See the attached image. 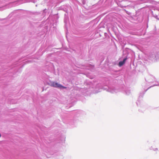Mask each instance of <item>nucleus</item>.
Here are the masks:
<instances>
[{
	"mask_svg": "<svg viewBox=\"0 0 159 159\" xmlns=\"http://www.w3.org/2000/svg\"><path fill=\"white\" fill-rule=\"evenodd\" d=\"M152 13L153 16L159 20V10H154L153 11H152Z\"/></svg>",
	"mask_w": 159,
	"mask_h": 159,
	"instance_id": "4",
	"label": "nucleus"
},
{
	"mask_svg": "<svg viewBox=\"0 0 159 159\" xmlns=\"http://www.w3.org/2000/svg\"><path fill=\"white\" fill-rule=\"evenodd\" d=\"M123 92L127 95H129L130 93V90L129 88L125 87L123 91Z\"/></svg>",
	"mask_w": 159,
	"mask_h": 159,
	"instance_id": "5",
	"label": "nucleus"
},
{
	"mask_svg": "<svg viewBox=\"0 0 159 159\" xmlns=\"http://www.w3.org/2000/svg\"><path fill=\"white\" fill-rule=\"evenodd\" d=\"M150 0H140L138 1L137 3L138 4H141L145 3H148L150 2Z\"/></svg>",
	"mask_w": 159,
	"mask_h": 159,
	"instance_id": "7",
	"label": "nucleus"
},
{
	"mask_svg": "<svg viewBox=\"0 0 159 159\" xmlns=\"http://www.w3.org/2000/svg\"><path fill=\"white\" fill-rule=\"evenodd\" d=\"M124 63L122 61H120L119 63V65L120 66H123Z\"/></svg>",
	"mask_w": 159,
	"mask_h": 159,
	"instance_id": "9",
	"label": "nucleus"
},
{
	"mask_svg": "<svg viewBox=\"0 0 159 159\" xmlns=\"http://www.w3.org/2000/svg\"><path fill=\"white\" fill-rule=\"evenodd\" d=\"M102 89L104 90H107L108 92L111 93H116L118 92V90L113 87H108L105 86L103 87L102 86L100 85V89Z\"/></svg>",
	"mask_w": 159,
	"mask_h": 159,
	"instance_id": "1",
	"label": "nucleus"
},
{
	"mask_svg": "<svg viewBox=\"0 0 159 159\" xmlns=\"http://www.w3.org/2000/svg\"><path fill=\"white\" fill-rule=\"evenodd\" d=\"M148 78H150L151 79H154V77L152 76H149L148 77Z\"/></svg>",
	"mask_w": 159,
	"mask_h": 159,
	"instance_id": "12",
	"label": "nucleus"
},
{
	"mask_svg": "<svg viewBox=\"0 0 159 159\" xmlns=\"http://www.w3.org/2000/svg\"><path fill=\"white\" fill-rule=\"evenodd\" d=\"M158 85H159V83H157L156 84H153V85L152 86H150L147 89H144V91L142 93H140L139 94V98H138V100L137 101V102H136V104H137V105L138 106L139 104L140 105V106L141 102H139V99L143 98V95L145 93V92L148 89H149L150 88L152 87H153L154 86H158Z\"/></svg>",
	"mask_w": 159,
	"mask_h": 159,
	"instance_id": "2",
	"label": "nucleus"
},
{
	"mask_svg": "<svg viewBox=\"0 0 159 159\" xmlns=\"http://www.w3.org/2000/svg\"><path fill=\"white\" fill-rule=\"evenodd\" d=\"M1 137V134H0V138Z\"/></svg>",
	"mask_w": 159,
	"mask_h": 159,
	"instance_id": "15",
	"label": "nucleus"
},
{
	"mask_svg": "<svg viewBox=\"0 0 159 159\" xmlns=\"http://www.w3.org/2000/svg\"><path fill=\"white\" fill-rule=\"evenodd\" d=\"M145 80L146 82H148V84H150L152 82V81L150 80H147L146 79H145Z\"/></svg>",
	"mask_w": 159,
	"mask_h": 159,
	"instance_id": "10",
	"label": "nucleus"
},
{
	"mask_svg": "<svg viewBox=\"0 0 159 159\" xmlns=\"http://www.w3.org/2000/svg\"><path fill=\"white\" fill-rule=\"evenodd\" d=\"M126 1H129L130 2H134L135 0H125Z\"/></svg>",
	"mask_w": 159,
	"mask_h": 159,
	"instance_id": "11",
	"label": "nucleus"
},
{
	"mask_svg": "<svg viewBox=\"0 0 159 159\" xmlns=\"http://www.w3.org/2000/svg\"><path fill=\"white\" fill-rule=\"evenodd\" d=\"M148 57L149 59L151 60L154 59L156 57V56L154 54V52L150 53L148 55Z\"/></svg>",
	"mask_w": 159,
	"mask_h": 159,
	"instance_id": "6",
	"label": "nucleus"
},
{
	"mask_svg": "<svg viewBox=\"0 0 159 159\" xmlns=\"http://www.w3.org/2000/svg\"><path fill=\"white\" fill-rule=\"evenodd\" d=\"M51 86L58 88H66V87H64L57 83L55 82H52L51 83Z\"/></svg>",
	"mask_w": 159,
	"mask_h": 159,
	"instance_id": "3",
	"label": "nucleus"
},
{
	"mask_svg": "<svg viewBox=\"0 0 159 159\" xmlns=\"http://www.w3.org/2000/svg\"><path fill=\"white\" fill-rule=\"evenodd\" d=\"M126 58H124L123 60L122 61L124 63H125L126 60Z\"/></svg>",
	"mask_w": 159,
	"mask_h": 159,
	"instance_id": "13",
	"label": "nucleus"
},
{
	"mask_svg": "<svg viewBox=\"0 0 159 159\" xmlns=\"http://www.w3.org/2000/svg\"><path fill=\"white\" fill-rule=\"evenodd\" d=\"M149 149L151 150H152L154 152H156L157 153V152L158 151V149L157 148H154L153 147L151 146L149 148Z\"/></svg>",
	"mask_w": 159,
	"mask_h": 159,
	"instance_id": "8",
	"label": "nucleus"
},
{
	"mask_svg": "<svg viewBox=\"0 0 159 159\" xmlns=\"http://www.w3.org/2000/svg\"><path fill=\"white\" fill-rule=\"evenodd\" d=\"M126 13L128 14H129V12L128 11H126Z\"/></svg>",
	"mask_w": 159,
	"mask_h": 159,
	"instance_id": "14",
	"label": "nucleus"
}]
</instances>
